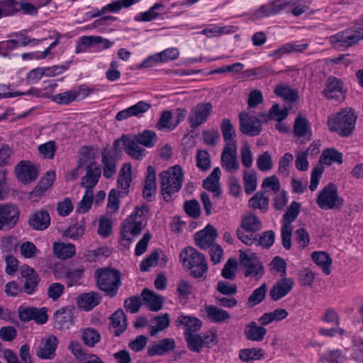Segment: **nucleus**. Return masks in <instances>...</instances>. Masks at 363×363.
I'll list each match as a JSON object with an SVG mask.
<instances>
[{
  "label": "nucleus",
  "mask_w": 363,
  "mask_h": 363,
  "mask_svg": "<svg viewBox=\"0 0 363 363\" xmlns=\"http://www.w3.org/2000/svg\"><path fill=\"white\" fill-rule=\"evenodd\" d=\"M216 290L223 295L233 296L238 291L236 284H230L227 281H219L217 284Z\"/></svg>",
  "instance_id": "338daca9"
},
{
  "label": "nucleus",
  "mask_w": 363,
  "mask_h": 363,
  "mask_svg": "<svg viewBox=\"0 0 363 363\" xmlns=\"http://www.w3.org/2000/svg\"><path fill=\"white\" fill-rule=\"evenodd\" d=\"M94 201V194L93 190L85 189V193L82 198V199L79 202L78 206L77 207V211L81 213H84L87 212Z\"/></svg>",
  "instance_id": "4d7b16f0"
},
{
  "label": "nucleus",
  "mask_w": 363,
  "mask_h": 363,
  "mask_svg": "<svg viewBox=\"0 0 363 363\" xmlns=\"http://www.w3.org/2000/svg\"><path fill=\"white\" fill-rule=\"evenodd\" d=\"M264 194L265 191L257 192L249 200V207L253 209H259L263 213H266L269 208V199Z\"/></svg>",
  "instance_id": "f704fd0d"
},
{
  "label": "nucleus",
  "mask_w": 363,
  "mask_h": 363,
  "mask_svg": "<svg viewBox=\"0 0 363 363\" xmlns=\"http://www.w3.org/2000/svg\"><path fill=\"white\" fill-rule=\"evenodd\" d=\"M262 223L254 214H249L242 217L238 229H242L246 233H255L261 229Z\"/></svg>",
  "instance_id": "c9c22d12"
},
{
  "label": "nucleus",
  "mask_w": 363,
  "mask_h": 363,
  "mask_svg": "<svg viewBox=\"0 0 363 363\" xmlns=\"http://www.w3.org/2000/svg\"><path fill=\"white\" fill-rule=\"evenodd\" d=\"M357 119V113L351 108H345L335 115L328 116L327 125L330 131L347 138L354 132Z\"/></svg>",
  "instance_id": "f257e3e1"
},
{
  "label": "nucleus",
  "mask_w": 363,
  "mask_h": 363,
  "mask_svg": "<svg viewBox=\"0 0 363 363\" xmlns=\"http://www.w3.org/2000/svg\"><path fill=\"white\" fill-rule=\"evenodd\" d=\"M294 281L291 278H283L272 287L269 296L273 301H279L287 295L292 289Z\"/></svg>",
  "instance_id": "b1692460"
},
{
  "label": "nucleus",
  "mask_w": 363,
  "mask_h": 363,
  "mask_svg": "<svg viewBox=\"0 0 363 363\" xmlns=\"http://www.w3.org/2000/svg\"><path fill=\"white\" fill-rule=\"evenodd\" d=\"M48 309L45 307L35 308L21 305L18 308L19 320L27 323L34 320L38 325H43L48 320Z\"/></svg>",
  "instance_id": "1a4fd4ad"
},
{
  "label": "nucleus",
  "mask_w": 363,
  "mask_h": 363,
  "mask_svg": "<svg viewBox=\"0 0 363 363\" xmlns=\"http://www.w3.org/2000/svg\"><path fill=\"white\" fill-rule=\"evenodd\" d=\"M243 184L246 194H250L257 189V174L254 170H245L243 174Z\"/></svg>",
  "instance_id": "de8ad7c7"
},
{
  "label": "nucleus",
  "mask_w": 363,
  "mask_h": 363,
  "mask_svg": "<svg viewBox=\"0 0 363 363\" xmlns=\"http://www.w3.org/2000/svg\"><path fill=\"white\" fill-rule=\"evenodd\" d=\"M238 262L235 258H230L224 264L221 275L225 279L234 280L235 278V269Z\"/></svg>",
  "instance_id": "13d9d810"
},
{
  "label": "nucleus",
  "mask_w": 363,
  "mask_h": 363,
  "mask_svg": "<svg viewBox=\"0 0 363 363\" xmlns=\"http://www.w3.org/2000/svg\"><path fill=\"white\" fill-rule=\"evenodd\" d=\"M179 258L183 265L191 270V274L194 278H200L207 272L208 265L205 257L195 248L186 247L180 252Z\"/></svg>",
  "instance_id": "39448f33"
},
{
  "label": "nucleus",
  "mask_w": 363,
  "mask_h": 363,
  "mask_svg": "<svg viewBox=\"0 0 363 363\" xmlns=\"http://www.w3.org/2000/svg\"><path fill=\"white\" fill-rule=\"evenodd\" d=\"M240 131L248 136H257L260 134L262 126L260 119L247 113H240L239 115Z\"/></svg>",
  "instance_id": "9d476101"
},
{
  "label": "nucleus",
  "mask_w": 363,
  "mask_h": 363,
  "mask_svg": "<svg viewBox=\"0 0 363 363\" xmlns=\"http://www.w3.org/2000/svg\"><path fill=\"white\" fill-rule=\"evenodd\" d=\"M196 166L202 171H206L210 168L211 159L206 150H198L196 154Z\"/></svg>",
  "instance_id": "e2e57ef3"
},
{
  "label": "nucleus",
  "mask_w": 363,
  "mask_h": 363,
  "mask_svg": "<svg viewBox=\"0 0 363 363\" xmlns=\"http://www.w3.org/2000/svg\"><path fill=\"white\" fill-rule=\"evenodd\" d=\"M159 177L164 200L169 201L172 196L182 188L184 177L182 168L180 165H174L160 172Z\"/></svg>",
  "instance_id": "7ed1b4c3"
},
{
  "label": "nucleus",
  "mask_w": 363,
  "mask_h": 363,
  "mask_svg": "<svg viewBox=\"0 0 363 363\" xmlns=\"http://www.w3.org/2000/svg\"><path fill=\"white\" fill-rule=\"evenodd\" d=\"M133 136L141 145L147 148L152 147L157 140V136L155 132L150 130H145Z\"/></svg>",
  "instance_id": "c03bdc74"
},
{
  "label": "nucleus",
  "mask_w": 363,
  "mask_h": 363,
  "mask_svg": "<svg viewBox=\"0 0 363 363\" xmlns=\"http://www.w3.org/2000/svg\"><path fill=\"white\" fill-rule=\"evenodd\" d=\"M267 329L259 326L255 322L250 323L245 330V335L247 340L252 341H261L267 333Z\"/></svg>",
  "instance_id": "ea45409f"
},
{
  "label": "nucleus",
  "mask_w": 363,
  "mask_h": 363,
  "mask_svg": "<svg viewBox=\"0 0 363 363\" xmlns=\"http://www.w3.org/2000/svg\"><path fill=\"white\" fill-rule=\"evenodd\" d=\"M220 130L225 143L224 146H237V143L235 140L236 136L235 130L228 118L223 119L220 124Z\"/></svg>",
  "instance_id": "2f4dec72"
},
{
  "label": "nucleus",
  "mask_w": 363,
  "mask_h": 363,
  "mask_svg": "<svg viewBox=\"0 0 363 363\" xmlns=\"http://www.w3.org/2000/svg\"><path fill=\"white\" fill-rule=\"evenodd\" d=\"M316 203L322 210H340L344 205V199L339 196L337 186L330 182L318 193Z\"/></svg>",
  "instance_id": "423d86ee"
},
{
  "label": "nucleus",
  "mask_w": 363,
  "mask_h": 363,
  "mask_svg": "<svg viewBox=\"0 0 363 363\" xmlns=\"http://www.w3.org/2000/svg\"><path fill=\"white\" fill-rule=\"evenodd\" d=\"M363 40V31L357 26L330 37V42L337 48H349Z\"/></svg>",
  "instance_id": "0eeeda50"
},
{
  "label": "nucleus",
  "mask_w": 363,
  "mask_h": 363,
  "mask_svg": "<svg viewBox=\"0 0 363 363\" xmlns=\"http://www.w3.org/2000/svg\"><path fill=\"white\" fill-rule=\"evenodd\" d=\"M149 208L146 205L136 206L133 212L121 225V240L126 241L127 245L131 243L133 239L138 236L145 226V213Z\"/></svg>",
  "instance_id": "f03ea898"
},
{
  "label": "nucleus",
  "mask_w": 363,
  "mask_h": 363,
  "mask_svg": "<svg viewBox=\"0 0 363 363\" xmlns=\"http://www.w3.org/2000/svg\"><path fill=\"white\" fill-rule=\"evenodd\" d=\"M218 237L216 229L208 224L203 230L197 232L194 240L196 245L202 250H206L215 245L214 242Z\"/></svg>",
  "instance_id": "f3484780"
},
{
  "label": "nucleus",
  "mask_w": 363,
  "mask_h": 363,
  "mask_svg": "<svg viewBox=\"0 0 363 363\" xmlns=\"http://www.w3.org/2000/svg\"><path fill=\"white\" fill-rule=\"evenodd\" d=\"M79 96V92L76 90H69L63 93L55 94L52 100L60 104H69L75 101Z\"/></svg>",
  "instance_id": "6e6d98bb"
},
{
  "label": "nucleus",
  "mask_w": 363,
  "mask_h": 363,
  "mask_svg": "<svg viewBox=\"0 0 363 363\" xmlns=\"http://www.w3.org/2000/svg\"><path fill=\"white\" fill-rule=\"evenodd\" d=\"M294 132L298 138H305L311 140V133L310 130L309 121L303 117H297L294 122Z\"/></svg>",
  "instance_id": "58836bf2"
},
{
  "label": "nucleus",
  "mask_w": 363,
  "mask_h": 363,
  "mask_svg": "<svg viewBox=\"0 0 363 363\" xmlns=\"http://www.w3.org/2000/svg\"><path fill=\"white\" fill-rule=\"evenodd\" d=\"M19 218V211L15 205H0V230L11 229Z\"/></svg>",
  "instance_id": "ddd939ff"
},
{
  "label": "nucleus",
  "mask_w": 363,
  "mask_h": 363,
  "mask_svg": "<svg viewBox=\"0 0 363 363\" xmlns=\"http://www.w3.org/2000/svg\"><path fill=\"white\" fill-rule=\"evenodd\" d=\"M54 255L61 259H67L75 254V246L71 243L55 242L53 244Z\"/></svg>",
  "instance_id": "e433bc0d"
},
{
  "label": "nucleus",
  "mask_w": 363,
  "mask_h": 363,
  "mask_svg": "<svg viewBox=\"0 0 363 363\" xmlns=\"http://www.w3.org/2000/svg\"><path fill=\"white\" fill-rule=\"evenodd\" d=\"M267 286L266 283H263L259 287L255 289L248 298L247 306L252 308L260 303L266 296Z\"/></svg>",
  "instance_id": "49530a36"
},
{
  "label": "nucleus",
  "mask_w": 363,
  "mask_h": 363,
  "mask_svg": "<svg viewBox=\"0 0 363 363\" xmlns=\"http://www.w3.org/2000/svg\"><path fill=\"white\" fill-rule=\"evenodd\" d=\"M320 162L325 164H331L333 162L342 164V154L335 149H328L323 152Z\"/></svg>",
  "instance_id": "8fccbe9b"
},
{
  "label": "nucleus",
  "mask_w": 363,
  "mask_h": 363,
  "mask_svg": "<svg viewBox=\"0 0 363 363\" xmlns=\"http://www.w3.org/2000/svg\"><path fill=\"white\" fill-rule=\"evenodd\" d=\"M175 325L185 328L184 333H197L201 330L202 321L198 318L181 314L175 319Z\"/></svg>",
  "instance_id": "a878e982"
},
{
  "label": "nucleus",
  "mask_w": 363,
  "mask_h": 363,
  "mask_svg": "<svg viewBox=\"0 0 363 363\" xmlns=\"http://www.w3.org/2000/svg\"><path fill=\"white\" fill-rule=\"evenodd\" d=\"M101 301V296L96 292L82 294L79 297V304L82 308L88 311L96 306Z\"/></svg>",
  "instance_id": "72a5a7b5"
},
{
  "label": "nucleus",
  "mask_w": 363,
  "mask_h": 363,
  "mask_svg": "<svg viewBox=\"0 0 363 363\" xmlns=\"http://www.w3.org/2000/svg\"><path fill=\"white\" fill-rule=\"evenodd\" d=\"M313 262L321 267L323 272L326 275L330 273V267L332 263L331 258L325 252H313L311 255Z\"/></svg>",
  "instance_id": "a19ab883"
},
{
  "label": "nucleus",
  "mask_w": 363,
  "mask_h": 363,
  "mask_svg": "<svg viewBox=\"0 0 363 363\" xmlns=\"http://www.w3.org/2000/svg\"><path fill=\"white\" fill-rule=\"evenodd\" d=\"M257 166L260 171L264 172L272 169L273 162L272 156L268 152H264L257 157Z\"/></svg>",
  "instance_id": "052dcab7"
},
{
  "label": "nucleus",
  "mask_w": 363,
  "mask_h": 363,
  "mask_svg": "<svg viewBox=\"0 0 363 363\" xmlns=\"http://www.w3.org/2000/svg\"><path fill=\"white\" fill-rule=\"evenodd\" d=\"M176 347V342L174 339L166 337L160 340L155 341L150 345L147 350V354L149 357L163 356Z\"/></svg>",
  "instance_id": "aec40b11"
},
{
  "label": "nucleus",
  "mask_w": 363,
  "mask_h": 363,
  "mask_svg": "<svg viewBox=\"0 0 363 363\" xmlns=\"http://www.w3.org/2000/svg\"><path fill=\"white\" fill-rule=\"evenodd\" d=\"M59 341L56 336L51 335L42 340L36 350V355L42 359H52L55 357Z\"/></svg>",
  "instance_id": "a211bd4d"
},
{
  "label": "nucleus",
  "mask_w": 363,
  "mask_h": 363,
  "mask_svg": "<svg viewBox=\"0 0 363 363\" xmlns=\"http://www.w3.org/2000/svg\"><path fill=\"white\" fill-rule=\"evenodd\" d=\"M240 264L246 269L245 277H255L257 279L262 277L264 274V269L262 262L254 255L249 256L245 252L240 255Z\"/></svg>",
  "instance_id": "f8f14e48"
},
{
  "label": "nucleus",
  "mask_w": 363,
  "mask_h": 363,
  "mask_svg": "<svg viewBox=\"0 0 363 363\" xmlns=\"http://www.w3.org/2000/svg\"><path fill=\"white\" fill-rule=\"evenodd\" d=\"M274 93L277 96L282 97L285 100L291 102L296 101L298 98L297 91L286 85H277L274 89Z\"/></svg>",
  "instance_id": "09e8293b"
},
{
  "label": "nucleus",
  "mask_w": 363,
  "mask_h": 363,
  "mask_svg": "<svg viewBox=\"0 0 363 363\" xmlns=\"http://www.w3.org/2000/svg\"><path fill=\"white\" fill-rule=\"evenodd\" d=\"M206 312L208 318L213 323H221L230 317V314L227 311L213 305L207 306Z\"/></svg>",
  "instance_id": "4c0bfd02"
},
{
  "label": "nucleus",
  "mask_w": 363,
  "mask_h": 363,
  "mask_svg": "<svg viewBox=\"0 0 363 363\" xmlns=\"http://www.w3.org/2000/svg\"><path fill=\"white\" fill-rule=\"evenodd\" d=\"M15 37V38L10 39L9 40L2 41L1 45L3 50H13L16 48L21 46H26L28 44L33 43L34 45H37L40 40L35 38H30L22 32L13 33L10 37Z\"/></svg>",
  "instance_id": "5701e85b"
},
{
  "label": "nucleus",
  "mask_w": 363,
  "mask_h": 363,
  "mask_svg": "<svg viewBox=\"0 0 363 363\" xmlns=\"http://www.w3.org/2000/svg\"><path fill=\"white\" fill-rule=\"evenodd\" d=\"M55 179V172L54 171L48 172L46 175L43 177L40 183L35 187L32 194L38 196L43 194L45 191L52 186Z\"/></svg>",
  "instance_id": "a18cd8bd"
},
{
  "label": "nucleus",
  "mask_w": 363,
  "mask_h": 363,
  "mask_svg": "<svg viewBox=\"0 0 363 363\" xmlns=\"http://www.w3.org/2000/svg\"><path fill=\"white\" fill-rule=\"evenodd\" d=\"M294 160V156L290 152H286L279 159L278 172L284 177H286L289 174V166Z\"/></svg>",
  "instance_id": "bf43d9fd"
},
{
  "label": "nucleus",
  "mask_w": 363,
  "mask_h": 363,
  "mask_svg": "<svg viewBox=\"0 0 363 363\" xmlns=\"http://www.w3.org/2000/svg\"><path fill=\"white\" fill-rule=\"evenodd\" d=\"M29 225L36 230H44L50 224V217L48 212L41 209L32 214L28 220Z\"/></svg>",
  "instance_id": "bb28decb"
},
{
  "label": "nucleus",
  "mask_w": 363,
  "mask_h": 363,
  "mask_svg": "<svg viewBox=\"0 0 363 363\" xmlns=\"http://www.w3.org/2000/svg\"><path fill=\"white\" fill-rule=\"evenodd\" d=\"M21 274L26 279L23 285L24 292L28 295L33 294L38 290L40 280L39 275L33 269L28 267L22 270Z\"/></svg>",
  "instance_id": "393cba45"
},
{
  "label": "nucleus",
  "mask_w": 363,
  "mask_h": 363,
  "mask_svg": "<svg viewBox=\"0 0 363 363\" xmlns=\"http://www.w3.org/2000/svg\"><path fill=\"white\" fill-rule=\"evenodd\" d=\"M184 337L190 351L200 353L203 348L201 335L197 333H184Z\"/></svg>",
  "instance_id": "37998d69"
},
{
  "label": "nucleus",
  "mask_w": 363,
  "mask_h": 363,
  "mask_svg": "<svg viewBox=\"0 0 363 363\" xmlns=\"http://www.w3.org/2000/svg\"><path fill=\"white\" fill-rule=\"evenodd\" d=\"M164 5L160 3L155 4L147 11L139 13L135 17L136 21H150L158 17L160 13L157 10L163 9Z\"/></svg>",
  "instance_id": "5fc2aeb1"
},
{
  "label": "nucleus",
  "mask_w": 363,
  "mask_h": 363,
  "mask_svg": "<svg viewBox=\"0 0 363 363\" xmlns=\"http://www.w3.org/2000/svg\"><path fill=\"white\" fill-rule=\"evenodd\" d=\"M14 173L18 180L24 184L31 182L38 177L37 168L28 160H22L18 163L15 167Z\"/></svg>",
  "instance_id": "4468645a"
},
{
  "label": "nucleus",
  "mask_w": 363,
  "mask_h": 363,
  "mask_svg": "<svg viewBox=\"0 0 363 363\" xmlns=\"http://www.w3.org/2000/svg\"><path fill=\"white\" fill-rule=\"evenodd\" d=\"M20 251L21 254L28 259L34 258L40 252L35 245L29 241L24 242L21 245Z\"/></svg>",
  "instance_id": "680f3d73"
},
{
  "label": "nucleus",
  "mask_w": 363,
  "mask_h": 363,
  "mask_svg": "<svg viewBox=\"0 0 363 363\" xmlns=\"http://www.w3.org/2000/svg\"><path fill=\"white\" fill-rule=\"evenodd\" d=\"M236 235L238 238L244 244L251 246L253 244L257 245V235L255 233H246L242 229H237Z\"/></svg>",
  "instance_id": "0e129e2a"
},
{
  "label": "nucleus",
  "mask_w": 363,
  "mask_h": 363,
  "mask_svg": "<svg viewBox=\"0 0 363 363\" xmlns=\"http://www.w3.org/2000/svg\"><path fill=\"white\" fill-rule=\"evenodd\" d=\"M101 164L103 175L106 179L111 178L117 170V158L106 147L101 151Z\"/></svg>",
  "instance_id": "4be33fe9"
},
{
  "label": "nucleus",
  "mask_w": 363,
  "mask_h": 363,
  "mask_svg": "<svg viewBox=\"0 0 363 363\" xmlns=\"http://www.w3.org/2000/svg\"><path fill=\"white\" fill-rule=\"evenodd\" d=\"M293 232L292 225H287L281 224V244L286 250H289L291 247V236Z\"/></svg>",
  "instance_id": "69168bd1"
},
{
  "label": "nucleus",
  "mask_w": 363,
  "mask_h": 363,
  "mask_svg": "<svg viewBox=\"0 0 363 363\" xmlns=\"http://www.w3.org/2000/svg\"><path fill=\"white\" fill-rule=\"evenodd\" d=\"M132 181V165L130 163H125L120 170L117 179L118 187L121 189V193L126 195Z\"/></svg>",
  "instance_id": "c756f323"
},
{
  "label": "nucleus",
  "mask_w": 363,
  "mask_h": 363,
  "mask_svg": "<svg viewBox=\"0 0 363 363\" xmlns=\"http://www.w3.org/2000/svg\"><path fill=\"white\" fill-rule=\"evenodd\" d=\"M156 172L153 167L149 166L147 167V174L145 178L143 191V197L147 201H151L153 196L156 193Z\"/></svg>",
  "instance_id": "cd10ccee"
},
{
  "label": "nucleus",
  "mask_w": 363,
  "mask_h": 363,
  "mask_svg": "<svg viewBox=\"0 0 363 363\" xmlns=\"http://www.w3.org/2000/svg\"><path fill=\"white\" fill-rule=\"evenodd\" d=\"M94 277L99 289L110 298L116 296L121 286V273L118 269L104 267L95 271Z\"/></svg>",
  "instance_id": "20e7f679"
},
{
  "label": "nucleus",
  "mask_w": 363,
  "mask_h": 363,
  "mask_svg": "<svg viewBox=\"0 0 363 363\" xmlns=\"http://www.w3.org/2000/svg\"><path fill=\"white\" fill-rule=\"evenodd\" d=\"M211 102H200L193 106L188 116V122L192 129H196L206 122L213 112Z\"/></svg>",
  "instance_id": "6e6552de"
},
{
  "label": "nucleus",
  "mask_w": 363,
  "mask_h": 363,
  "mask_svg": "<svg viewBox=\"0 0 363 363\" xmlns=\"http://www.w3.org/2000/svg\"><path fill=\"white\" fill-rule=\"evenodd\" d=\"M86 174L81 179V186L91 189L97 184L101 175V168L94 160L85 167Z\"/></svg>",
  "instance_id": "dca6fc26"
},
{
  "label": "nucleus",
  "mask_w": 363,
  "mask_h": 363,
  "mask_svg": "<svg viewBox=\"0 0 363 363\" xmlns=\"http://www.w3.org/2000/svg\"><path fill=\"white\" fill-rule=\"evenodd\" d=\"M288 114L289 111L286 108L280 109L279 104H275L269 109L268 114H259V117H261L264 121H268L269 120L274 119L279 122H281L288 116Z\"/></svg>",
  "instance_id": "79ce46f5"
},
{
  "label": "nucleus",
  "mask_w": 363,
  "mask_h": 363,
  "mask_svg": "<svg viewBox=\"0 0 363 363\" xmlns=\"http://www.w3.org/2000/svg\"><path fill=\"white\" fill-rule=\"evenodd\" d=\"M111 325L113 329L114 335L116 337L120 336L127 327L126 317L121 309L117 310L110 318Z\"/></svg>",
  "instance_id": "473e14b6"
},
{
  "label": "nucleus",
  "mask_w": 363,
  "mask_h": 363,
  "mask_svg": "<svg viewBox=\"0 0 363 363\" xmlns=\"http://www.w3.org/2000/svg\"><path fill=\"white\" fill-rule=\"evenodd\" d=\"M300 211V203L293 201L283 216L281 224L292 225L291 223L296 219Z\"/></svg>",
  "instance_id": "3c124183"
},
{
  "label": "nucleus",
  "mask_w": 363,
  "mask_h": 363,
  "mask_svg": "<svg viewBox=\"0 0 363 363\" xmlns=\"http://www.w3.org/2000/svg\"><path fill=\"white\" fill-rule=\"evenodd\" d=\"M151 108V104L143 101H140L135 104L117 113V121L125 120L132 116L141 117Z\"/></svg>",
  "instance_id": "412c9836"
},
{
  "label": "nucleus",
  "mask_w": 363,
  "mask_h": 363,
  "mask_svg": "<svg viewBox=\"0 0 363 363\" xmlns=\"http://www.w3.org/2000/svg\"><path fill=\"white\" fill-rule=\"evenodd\" d=\"M264 352L262 349H242L240 351L239 357L243 362L258 360L264 357Z\"/></svg>",
  "instance_id": "864d4df0"
},
{
  "label": "nucleus",
  "mask_w": 363,
  "mask_h": 363,
  "mask_svg": "<svg viewBox=\"0 0 363 363\" xmlns=\"http://www.w3.org/2000/svg\"><path fill=\"white\" fill-rule=\"evenodd\" d=\"M184 208L186 214L194 218L199 217L201 208L196 200H190L184 203Z\"/></svg>",
  "instance_id": "774afa93"
},
{
  "label": "nucleus",
  "mask_w": 363,
  "mask_h": 363,
  "mask_svg": "<svg viewBox=\"0 0 363 363\" xmlns=\"http://www.w3.org/2000/svg\"><path fill=\"white\" fill-rule=\"evenodd\" d=\"M55 326L60 330L67 329L73 324L72 313L68 308H62L54 314Z\"/></svg>",
  "instance_id": "c85d7f7f"
},
{
  "label": "nucleus",
  "mask_w": 363,
  "mask_h": 363,
  "mask_svg": "<svg viewBox=\"0 0 363 363\" xmlns=\"http://www.w3.org/2000/svg\"><path fill=\"white\" fill-rule=\"evenodd\" d=\"M122 139L123 140L124 150L132 159L141 160L145 157L146 150L140 146V144L134 136L123 135Z\"/></svg>",
  "instance_id": "6ab92c4d"
},
{
  "label": "nucleus",
  "mask_w": 363,
  "mask_h": 363,
  "mask_svg": "<svg viewBox=\"0 0 363 363\" xmlns=\"http://www.w3.org/2000/svg\"><path fill=\"white\" fill-rule=\"evenodd\" d=\"M237 149V146H224L221 152L220 164L228 173H234L240 168Z\"/></svg>",
  "instance_id": "2eb2a0df"
},
{
  "label": "nucleus",
  "mask_w": 363,
  "mask_h": 363,
  "mask_svg": "<svg viewBox=\"0 0 363 363\" xmlns=\"http://www.w3.org/2000/svg\"><path fill=\"white\" fill-rule=\"evenodd\" d=\"M100 339L99 333L94 328H87L82 330V340L89 347H94L100 341Z\"/></svg>",
  "instance_id": "603ef678"
},
{
  "label": "nucleus",
  "mask_w": 363,
  "mask_h": 363,
  "mask_svg": "<svg viewBox=\"0 0 363 363\" xmlns=\"http://www.w3.org/2000/svg\"><path fill=\"white\" fill-rule=\"evenodd\" d=\"M322 93L328 99L343 101L346 97L347 90L344 88L342 79L330 76L327 79Z\"/></svg>",
  "instance_id": "9b49d317"
},
{
  "label": "nucleus",
  "mask_w": 363,
  "mask_h": 363,
  "mask_svg": "<svg viewBox=\"0 0 363 363\" xmlns=\"http://www.w3.org/2000/svg\"><path fill=\"white\" fill-rule=\"evenodd\" d=\"M143 303L152 311H158L162 308L163 299L162 296L147 289H144L141 292Z\"/></svg>",
  "instance_id": "7c9ffc66"
}]
</instances>
